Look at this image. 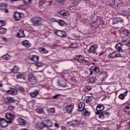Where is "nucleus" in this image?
<instances>
[{
	"mask_svg": "<svg viewBox=\"0 0 130 130\" xmlns=\"http://www.w3.org/2000/svg\"><path fill=\"white\" fill-rule=\"evenodd\" d=\"M30 22L35 27H39L42 25V18L39 17H33L30 19Z\"/></svg>",
	"mask_w": 130,
	"mask_h": 130,
	"instance_id": "f257e3e1",
	"label": "nucleus"
},
{
	"mask_svg": "<svg viewBox=\"0 0 130 130\" xmlns=\"http://www.w3.org/2000/svg\"><path fill=\"white\" fill-rule=\"evenodd\" d=\"M75 60L80 62L81 64H89V61L85 59V58L82 55L77 56L75 58Z\"/></svg>",
	"mask_w": 130,
	"mask_h": 130,
	"instance_id": "f03ea898",
	"label": "nucleus"
},
{
	"mask_svg": "<svg viewBox=\"0 0 130 130\" xmlns=\"http://www.w3.org/2000/svg\"><path fill=\"white\" fill-rule=\"evenodd\" d=\"M96 114L99 115V117L100 119H105L109 117L110 114L107 112H96Z\"/></svg>",
	"mask_w": 130,
	"mask_h": 130,
	"instance_id": "7ed1b4c3",
	"label": "nucleus"
},
{
	"mask_svg": "<svg viewBox=\"0 0 130 130\" xmlns=\"http://www.w3.org/2000/svg\"><path fill=\"white\" fill-rule=\"evenodd\" d=\"M28 80L31 85H35L37 83V79L33 74H28Z\"/></svg>",
	"mask_w": 130,
	"mask_h": 130,
	"instance_id": "20e7f679",
	"label": "nucleus"
},
{
	"mask_svg": "<svg viewBox=\"0 0 130 130\" xmlns=\"http://www.w3.org/2000/svg\"><path fill=\"white\" fill-rule=\"evenodd\" d=\"M98 49V45H92L88 50V52H89V53H94L95 55H98V53H97L96 52Z\"/></svg>",
	"mask_w": 130,
	"mask_h": 130,
	"instance_id": "39448f33",
	"label": "nucleus"
},
{
	"mask_svg": "<svg viewBox=\"0 0 130 130\" xmlns=\"http://www.w3.org/2000/svg\"><path fill=\"white\" fill-rule=\"evenodd\" d=\"M110 58H116V57H122V55L117 51L113 52L108 55Z\"/></svg>",
	"mask_w": 130,
	"mask_h": 130,
	"instance_id": "423d86ee",
	"label": "nucleus"
},
{
	"mask_svg": "<svg viewBox=\"0 0 130 130\" xmlns=\"http://www.w3.org/2000/svg\"><path fill=\"white\" fill-rule=\"evenodd\" d=\"M9 124V122L5 118H0V126L2 127H7Z\"/></svg>",
	"mask_w": 130,
	"mask_h": 130,
	"instance_id": "0eeeda50",
	"label": "nucleus"
},
{
	"mask_svg": "<svg viewBox=\"0 0 130 130\" xmlns=\"http://www.w3.org/2000/svg\"><path fill=\"white\" fill-rule=\"evenodd\" d=\"M5 102L6 104H11L15 102V99L13 97L7 96L5 99Z\"/></svg>",
	"mask_w": 130,
	"mask_h": 130,
	"instance_id": "6e6552de",
	"label": "nucleus"
},
{
	"mask_svg": "<svg viewBox=\"0 0 130 130\" xmlns=\"http://www.w3.org/2000/svg\"><path fill=\"white\" fill-rule=\"evenodd\" d=\"M6 92L8 95H17V94H18V90L15 88H12L9 90H6Z\"/></svg>",
	"mask_w": 130,
	"mask_h": 130,
	"instance_id": "1a4fd4ad",
	"label": "nucleus"
},
{
	"mask_svg": "<svg viewBox=\"0 0 130 130\" xmlns=\"http://www.w3.org/2000/svg\"><path fill=\"white\" fill-rule=\"evenodd\" d=\"M90 75H93V74H97L100 72L99 67H93L90 69Z\"/></svg>",
	"mask_w": 130,
	"mask_h": 130,
	"instance_id": "9d476101",
	"label": "nucleus"
},
{
	"mask_svg": "<svg viewBox=\"0 0 130 130\" xmlns=\"http://www.w3.org/2000/svg\"><path fill=\"white\" fill-rule=\"evenodd\" d=\"M54 33L57 36H59V37H65L66 35V32L61 30H55L54 31Z\"/></svg>",
	"mask_w": 130,
	"mask_h": 130,
	"instance_id": "9b49d317",
	"label": "nucleus"
},
{
	"mask_svg": "<svg viewBox=\"0 0 130 130\" xmlns=\"http://www.w3.org/2000/svg\"><path fill=\"white\" fill-rule=\"evenodd\" d=\"M123 23V19L118 17L113 18V24L114 25V24H117V23Z\"/></svg>",
	"mask_w": 130,
	"mask_h": 130,
	"instance_id": "f8f14e48",
	"label": "nucleus"
},
{
	"mask_svg": "<svg viewBox=\"0 0 130 130\" xmlns=\"http://www.w3.org/2000/svg\"><path fill=\"white\" fill-rule=\"evenodd\" d=\"M35 127L37 128V129H43V128L45 127V124L43 122L38 123L36 124Z\"/></svg>",
	"mask_w": 130,
	"mask_h": 130,
	"instance_id": "ddd939ff",
	"label": "nucleus"
},
{
	"mask_svg": "<svg viewBox=\"0 0 130 130\" xmlns=\"http://www.w3.org/2000/svg\"><path fill=\"white\" fill-rule=\"evenodd\" d=\"M14 20L15 21H20L21 20L22 16H21V13L19 12H16L14 14Z\"/></svg>",
	"mask_w": 130,
	"mask_h": 130,
	"instance_id": "4468645a",
	"label": "nucleus"
},
{
	"mask_svg": "<svg viewBox=\"0 0 130 130\" xmlns=\"http://www.w3.org/2000/svg\"><path fill=\"white\" fill-rule=\"evenodd\" d=\"M44 122L45 127H51L52 126L53 123L50 120H44Z\"/></svg>",
	"mask_w": 130,
	"mask_h": 130,
	"instance_id": "2eb2a0df",
	"label": "nucleus"
},
{
	"mask_svg": "<svg viewBox=\"0 0 130 130\" xmlns=\"http://www.w3.org/2000/svg\"><path fill=\"white\" fill-rule=\"evenodd\" d=\"M93 24L96 23L98 25H103V19L101 17H99L96 19V20L94 21H93Z\"/></svg>",
	"mask_w": 130,
	"mask_h": 130,
	"instance_id": "dca6fc26",
	"label": "nucleus"
},
{
	"mask_svg": "<svg viewBox=\"0 0 130 130\" xmlns=\"http://www.w3.org/2000/svg\"><path fill=\"white\" fill-rule=\"evenodd\" d=\"M85 109V103L80 102L78 104V111L82 112Z\"/></svg>",
	"mask_w": 130,
	"mask_h": 130,
	"instance_id": "f3484780",
	"label": "nucleus"
},
{
	"mask_svg": "<svg viewBox=\"0 0 130 130\" xmlns=\"http://www.w3.org/2000/svg\"><path fill=\"white\" fill-rule=\"evenodd\" d=\"M58 85L60 87L62 88H67L68 87V85L67 84V82L64 80L60 81L58 82Z\"/></svg>",
	"mask_w": 130,
	"mask_h": 130,
	"instance_id": "a211bd4d",
	"label": "nucleus"
},
{
	"mask_svg": "<svg viewBox=\"0 0 130 130\" xmlns=\"http://www.w3.org/2000/svg\"><path fill=\"white\" fill-rule=\"evenodd\" d=\"M17 35L18 38H23L25 37V34L24 33V30L23 29L20 30L17 33Z\"/></svg>",
	"mask_w": 130,
	"mask_h": 130,
	"instance_id": "6ab92c4d",
	"label": "nucleus"
},
{
	"mask_svg": "<svg viewBox=\"0 0 130 130\" xmlns=\"http://www.w3.org/2000/svg\"><path fill=\"white\" fill-rule=\"evenodd\" d=\"M69 124L70 125H71V126H76L78 125V124H79V121L77 120H73L72 121H70L69 122Z\"/></svg>",
	"mask_w": 130,
	"mask_h": 130,
	"instance_id": "aec40b11",
	"label": "nucleus"
},
{
	"mask_svg": "<svg viewBox=\"0 0 130 130\" xmlns=\"http://www.w3.org/2000/svg\"><path fill=\"white\" fill-rule=\"evenodd\" d=\"M29 58L30 60H32V61H35V62H37L39 60V57L36 55H32Z\"/></svg>",
	"mask_w": 130,
	"mask_h": 130,
	"instance_id": "412c9836",
	"label": "nucleus"
},
{
	"mask_svg": "<svg viewBox=\"0 0 130 130\" xmlns=\"http://www.w3.org/2000/svg\"><path fill=\"white\" fill-rule=\"evenodd\" d=\"M73 110H74V106L72 105L68 106L66 108V111L69 114L72 113Z\"/></svg>",
	"mask_w": 130,
	"mask_h": 130,
	"instance_id": "4be33fe9",
	"label": "nucleus"
},
{
	"mask_svg": "<svg viewBox=\"0 0 130 130\" xmlns=\"http://www.w3.org/2000/svg\"><path fill=\"white\" fill-rule=\"evenodd\" d=\"M15 115L11 113H7L6 114V117L7 119H9V120H12L14 117Z\"/></svg>",
	"mask_w": 130,
	"mask_h": 130,
	"instance_id": "5701e85b",
	"label": "nucleus"
},
{
	"mask_svg": "<svg viewBox=\"0 0 130 130\" xmlns=\"http://www.w3.org/2000/svg\"><path fill=\"white\" fill-rule=\"evenodd\" d=\"M22 44L24 46V47H26V48H29V47H31V44L28 41H24L22 42Z\"/></svg>",
	"mask_w": 130,
	"mask_h": 130,
	"instance_id": "b1692460",
	"label": "nucleus"
},
{
	"mask_svg": "<svg viewBox=\"0 0 130 130\" xmlns=\"http://www.w3.org/2000/svg\"><path fill=\"white\" fill-rule=\"evenodd\" d=\"M97 112H102V110H104V106L102 104H99L96 107Z\"/></svg>",
	"mask_w": 130,
	"mask_h": 130,
	"instance_id": "393cba45",
	"label": "nucleus"
},
{
	"mask_svg": "<svg viewBox=\"0 0 130 130\" xmlns=\"http://www.w3.org/2000/svg\"><path fill=\"white\" fill-rule=\"evenodd\" d=\"M59 15L62 16L63 17H66V16L69 17V16H70V13H69L68 11L63 10L60 11V12H59Z\"/></svg>",
	"mask_w": 130,
	"mask_h": 130,
	"instance_id": "a878e982",
	"label": "nucleus"
},
{
	"mask_svg": "<svg viewBox=\"0 0 130 130\" xmlns=\"http://www.w3.org/2000/svg\"><path fill=\"white\" fill-rule=\"evenodd\" d=\"M124 111L125 112L126 114L130 115V105L128 104L127 106H126L124 108Z\"/></svg>",
	"mask_w": 130,
	"mask_h": 130,
	"instance_id": "bb28decb",
	"label": "nucleus"
},
{
	"mask_svg": "<svg viewBox=\"0 0 130 130\" xmlns=\"http://www.w3.org/2000/svg\"><path fill=\"white\" fill-rule=\"evenodd\" d=\"M106 5L112 7L115 4V0H106Z\"/></svg>",
	"mask_w": 130,
	"mask_h": 130,
	"instance_id": "cd10ccee",
	"label": "nucleus"
},
{
	"mask_svg": "<svg viewBox=\"0 0 130 130\" xmlns=\"http://www.w3.org/2000/svg\"><path fill=\"white\" fill-rule=\"evenodd\" d=\"M127 93H128V91L126 90L124 93H121L119 95V98L120 99H121V100H123L125 98V96H126V95H127Z\"/></svg>",
	"mask_w": 130,
	"mask_h": 130,
	"instance_id": "c85d7f7f",
	"label": "nucleus"
},
{
	"mask_svg": "<svg viewBox=\"0 0 130 130\" xmlns=\"http://www.w3.org/2000/svg\"><path fill=\"white\" fill-rule=\"evenodd\" d=\"M115 47L118 51H122V44L121 43H118L115 45Z\"/></svg>",
	"mask_w": 130,
	"mask_h": 130,
	"instance_id": "c756f323",
	"label": "nucleus"
},
{
	"mask_svg": "<svg viewBox=\"0 0 130 130\" xmlns=\"http://www.w3.org/2000/svg\"><path fill=\"white\" fill-rule=\"evenodd\" d=\"M17 121L19 122V123H21V125H25L26 124V121L22 118H18Z\"/></svg>",
	"mask_w": 130,
	"mask_h": 130,
	"instance_id": "7c9ffc66",
	"label": "nucleus"
},
{
	"mask_svg": "<svg viewBox=\"0 0 130 130\" xmlns=\"http://www.w3.org/2000/svg\"><path fill=\"white\" fill-rule=\"evenodd\" d=\"M38 94H39V91L36 90L33 92H30L29 94L31 97H34V98H35V97H37L38 96Z\"/></svg>",
	"mask_w": 130,
	"mask_h": 130,
	"instance_id": "2f4dec72",
	"label": "nucleus"
},
{
	"mask_svg": "<svg viewBox=\"0 0 130 130\" xmlns=\"http://www.w3.org/2000/svg\"><path fill=\"white\" fill-rule=\"evenodd\" d=\"M83 111L84 112V116H89V115L91 114V113L90 112V111H89V110H88V109L87 108L84 109Z\"/></svg>",
	"mask_w": 130,
	"mask_h": 130,
	"instance_id": "473e14b6",
	"label": "nucleus"
},
{
	"mask_svg": "<svg viewBox=\"0 0 130 130\" xmlns=\"http://www.w3.org/2000/svg\"><path fill=\"white\" fill-rule=\"evenodd\" d=\"M16 77L17 79H23V80H26V77L23 74H19L16 76Z\"/></svg>",
	"mask_w": 130,
	"mask_h": 130,
	"instance_id": "72a5a7b5",
	"label": "nucleus"
},
{
	"mask_svg": "<svg viewBox=\"0 0 130 130\" xmlns=\"http://www.w3.org/2000/svg\"><path fill=\"white\" fill-rule=\"evenodd\" d=\"M101 77H103V80H106V78H107L108 77V74H107V73L106 72H102L101 74Z\"/></svg>",
	"mask_w": 130,
	"mask_h": 130,
	"instance_id": "f704fd0d",
	"label": "nucleus"
},
{
	"mask_svg": "<svg viewBox=\"0 0 130 130\" xmlns=\"http://www.w3.org/2000/svg\"><path fill=\"white\" fill-rule=\"evenodd\" d=\"M2 58H3V59H5V60H9V59L11 58V55L6 54L2 56Z\"/></svg>",
	"mask_w": 130,
	"mask_h": 130,
	"instance_id": "c9c22d12",
	"label": "nucleus"
},
{
	"mask_svg": "<svg viewBox=\"0 0 130 130\" xmlns=\"http://www.w3.org/2000/svg\"><path fill=\"white\" fill-rule=\"evenodd\" d=\"M19 67L14 66V68L11 70V73H17V72H19Z\"/></svg>",
	"mask_w": 130,
	"mask_h": 130,
	"instance_id": "e433bc0d",
	"label": "nucleus"
},
{
	"mask_svg": "<svg viewBox=\"0 0 130 130\" xmlns=\"http://www.w3.org/2000/svg\"><path fill=\"white\" fill-rule=\"evenodd\" d=\"M122 14L123 15V16H125L126 17H127L128 19H129V12L127 11H123Z\"/></svg>",
	"mask_w": 130,
	"mask_h": 130,
	"instance_id": "4c0bfd02",
	"label": "nucleus"
},
{
	"mask_svg": "<svg viewBox=\"0 0 130 130\" xmlns=\"http://www.w3.org/2000/svg\"><path fill=\"white\" fill-rule=\"evenodd\" d=\"M85 98L84 100L86 101L87 103H89L92 101V98L91 96H85Z\"/></svg>",
	"mask_w": 130,
	"mask_h": 130,
	"instance_id": "58836bf2",
	"label": "nucleus"
},
{
	"mask_svg": "<svg viewBox=\"0 0 130 130\" xmlns=\"http://www.w3.org/2000/svg\"><path fill=\"white\" fill-rule=\"evenodd\" d=\"M57 22L60 26H64V25H66V22L62 20H59L58 21H57Z\"/></svg>",
	"mask_w": 130,
	"mask_h": 130,
	"instance_id": "ea45409f",
	"label": "nucleus"
},
{
	"mask_svg": "<svg viewBox=\"0 0 130 130\" xmlns=\"http://www.w3.org/2000/svg\"><path fill=\"white\" fill-rule=\"evenodd\" d=\"M89 80L90 83H95V81H96V78L95 77H91L89 79Z\"/></svg>",
	"mask_w": 130,
	"mask_h": 130,
	"instance_id": "a19ab883",
	"label": "nucleus"
},
{
	"mask_svg": "<svg viewBox=\"0 0 130 130\" xmlns=\"http://www.w3.org/2000/svg\"><path fill=\"white\" fill-rule=\"evenodd\" d=\"M64 0H57L55 2L56 5H62L63 4Z\"/></svg>",
	"mask_w": 130,
	"mask_h": 130,
	"instance_id": "79ce46f5",
	"label": "nucleus"
},
{
	"mask_svg": "<svg viewBox=\"0 0 130 130\" xmlns=\"http://www.w3.org/2000/svg\"><path fill=\"white\" fill-rule=\"evenodd\" d=\"M44 4H45V1H44V0H41L39 3V6L42 7Z\"/></svg>",
	"mask_w": 130,
	"mask_h": 130,
	"instance_id": "37998d69",
	"label": "nucleus"
},
{
	"mask_svg": "<svg viewBox=\"0 0 130 130\" xmlns=\"http://www.w3.org/2000/svg\"><path fill=\"white\" fill-rule=\"evenodd\" d=\"M17 89L18 90H19V91H20V92H22V93H24V92H25V89L21 86H18Z\"/></svg>",
	"mask_w": 130,
	"mask_h": 130,
	"instance_id": "c03bdc74",
	"label": "nucleus"
},
{
	"mask_svg": "<svg viewBox=\"0 0 130 130\" xmlns=\"http://www.w3.org/2000/svg\"><path fill=\"white\" fill-rule=\"evenodd\" d=\"M128 42H130V41H127L126 40H123V41H122V43H124V44L125 45H127V46H130L129 44H127V43H128Z\"/></svg>",
	"mask_w": 130,
	"mask_h": 130,
	"instance_id": "a18cd8bd",
	"label": "nucleus"
},
{
	"mask_svg": "<svg viewBox=\"0 0 130 130\" xmlns=\"http://www.w3.org/2000/svg\"><path fill=\"white\" fill-rule=\"evenodd\" d=\"M48 112L50 113H54L55 110H54V108H49L48 109Z\"/></svg>",
	"mask_w": 130,
	"mask_h": 130,
	"instance_id": "49530a36",
	"label": "nucleus"
},
{
	"mask_svg": "<svg viewBox=\"0 0 130 130\" xmlns=\"http://www.w3.org/2000/svg\"><path fill=\"white\" fill-rule=\"evenodd\" d=\"M7 32V29L4 28L3 27L0 28V32L1 33H6Z\"/></svg>",
	"mask_w": 130,
	"mask_h": 130,
	"instance_id": "de8ad7c7",
	"label": "nucleus"
},
{
	"mask_svg": "<svg viewBox=\"0 0 130 130\" xmlns=\"http://www.w3.org/2000/svg\"><path fill=\"white\" fill-rule=\"evenodd\" d=\"M36 111H37V112L38 113L41 114V113H42V112H43V109H42V108H41V109H37L36 110Z\"/></svg>",
	"mask_w": 130,
	"mask_h": 130,
	"instance_id": "09e8293b",
	"label": "nucleus"
},
{
	"mask_svg": "<svg viewBox=\"0 0 130 130\" xmlns=\"http://www.w3.org/2000/svg\"><path fill=\"white\" fill-rule=\"evenodd\" d=\"M6 23H5V21L1 20L0 21V27H3V26H5Z\"/></svg>",
	"mask_w": 130,
	"mask_h": 130,
	"instance_id": "8fccbe9b",
	"label": "nucleus"
},
{
	"mask_svg": "<svg viewBox=\"0 0 130 130\" xmlns=\"http://www.w3.org/2000/svg\"><path fill=\"white\" fill-rule=\"evenodd\" d=\"M35 66L38 67V68H40L42 67V66H43V64H42L41 62H38L35 64Z\"/></svg>",
	"mask_w": 130,
	"mask_h": 130,
	"instance_id": "3c124183",
	"label": "nucleus"
},
{
	"mask_svg": "<svg viewBox=\"0 0 130 130\" xmlns=\"http://www.w3.org/2000/svg\"><path fill=\"white\" fill-rule=\"evenodd\" d=\"M77 47V45L76 44H74V43H72L70 46V48H76Z\"/></svg>",
	"mask_w": 130,
	"mask_h": 130,
	"instance_id": "603ef678",
	"label": "nucleus"
},
{
	"mask_svg": "<svg viewBox=\"0 0 130 130\" xmlns=\"http://www.w3.org/2000/svg\"><path fill=\"white\" fill-rule=\"evenodd\" d=\"M85 89L87 90L86 91H90V90H92V86H85Z\"/></svg>",
	"mask_w": 130,
	"mask_h": 130,
	"instance_id": "864d4df0",
	"label": "nucleus"
},
{
	"mask_svg": "<svg viewBox=\"0 0 130 130\" xmlns=\"http://www.w3.org/2000/svg\"><path fill=\"white\" fill-rule=\"evenodd\" d=\"M33 0H23L24 3L25 4H31V2Z\"/></svg>",
	"mask_w": 130,
	"mask_h": 130,
	"instance_id": "5fc2aeb1",
	"label": "nucleus"
},
{
	"mask_svg": "<svg viewBox=\"0 0 130 130\" xmlns=\"http://www.w3.org/2000/svg\"><path fill=\"white\" fill-rule=\"evenodd\" d=\"M8 109H9V110H15V107H13L12 106H9L8 107Z\"/></svg>",
	"mask_w": 130,
	"mask_h": 130,
	"instance_id": "6e6d98bb",
	"label": "nucleus"
},
{
	"mask_svg": "<svg viewBox=\"0 0 130 130\" xmlns=\"http://www.w3.org/2000/svg\"><path fill=\"white\" fill-rule=\"evenodd\" d=\"M50 21L51 22V23H53V22H57L56 21V19L55 18H51L50 19Z\"/></svg>",
	"mask_w": 130,
	"mask_h": 130,
	"instance_id": "4d7b16f0",
	"label": "nucleus"
},
{
	"mask_svg": "<svg viewBox=\"0 0 130 130\" xmlns=\"http://www.w3.org/2000/svg\"><path fill=\"white\" fill-rule=\"evenodd\" d=\"M127 31H128L127 29L123 30L122 31V33H123L124 34H125V35L126 36L127 34Z\"/></svg>",
	"mask_w": 130,
	"mask_h": 130,
	"instance_id": "13d9d810",
	"label": "nucleus"
},
{
	"mask_svg": "<svg viewBox=\"0 0 130 130\" xmlns=\"http://www.w3.org/2000/svg\"><path fill=\"white\" fill-rule=\"evenodd\" d=\"M57 46L56 45L53 44V45H51L50 46V47H51L53 49H54L56 48Z\"/></svg>",
	"mask_w": 130,
	"mask_h": 130,
	"instance_id": "bf43d9fd",
	"label": "nucleus"
},
{
	"mask_svg": "<svg viewBox=\"0 0 130 130\" xmlns=\"http://www.w3.org/2000/svg\"><path fill=\"white\" fill-rule=\"evenodd\" d=\"M42 51H43V52L44 53H48V51L46 50L45 49H44V48H43V49H42Z\"/></svg>",
	"mask_w": 130,
	"mask_h": 130,
	"instance_id": "052dcab7",
	"label": "nucleus"
},
{
	"mask_svg": "<svg viewBox=\"0 0 130 130\" xmlns=\"http://www.w3.org/2000/svg\"><path fill=\"white\" fill-rule=\"evenodd\" d=\"M58 96H59V95H58V94L54 95V96H53V99H56V98H57L58 97Z\"/></svg>",
	"mask_w": 130,
	"mask_h": 130,
	"instance_id": "680f3d73",
	"label": "nucleus"
},
{
	"mask_svg": "<svg viewBox=\"0 0 130 130\" xmlns=\"http://www.w3.org/2000/svg\"><path fill=\"white\" fill-rule=\"evenodd\" d=\"M54 127H59V125H58V124H57V123H54Z\"/></svg>",
	"mask_w": 130,
	"mask_h": 130,
	"instance_id": "e2e57ef3",
	"label": "nucleus"
},
{
	"mask_svg": "<svg viewBox=\"0 0 130 130\" xmlns=\"http://www.w3.org/2000/svg\"><path fill=\"white\" fill-rule=\"evenodd\" d=\"M61 128L62 130H67V128L64 126H61Z\"/></svg>",
	"mask_w": 130,
	"mask_h": 130,
	"instance_id": "0e129e2a",
	"label": "nucleus"
},
{
	"mask_svg": "<svg viewBox=\"0 0 130 130\" xmlns=\"http://www.w3.org/2000/svg\"><path fill=\"white\" fill-rule=\"evenodd\" d=\"M104 52H102V53H100L99 54V56H102L103 55V54Z\"/></svg>",
	"mask_w": 130,
	"mask_h": 130,
	"instance_id": "69168bd1",
	"label": "nucleus"
},
{
	"mask_svg": "<svg viewBox=\"0 0 130 130\" xmlns=\"http://www.w3.org/2000/svg\"><path fill=\"white\" fill-rule=\"evenodd\" d=\"M77 39H80L81 38V36L79 35H76Z\"/></svg>",
	"mask_w": 130,
	"mask_h": 130,
	"instance_id": "338daca9",
	"label": "nucleus"
},
{
	"mask_svg": "<svg viewBox=\"0 0 130 130\" xmlns=\"http://www.w3.org/2000/svg\"><path fill=\"white\" fill-rule=\"evenodd\" d=\"M126 36H130V32L128 30H127V31Z\"/></svg>",
	"mask_w": 130,
	"mask_h": 130,
	"instance_id": "774afa93",
	"label": "nucleus"
}]
</instances>
